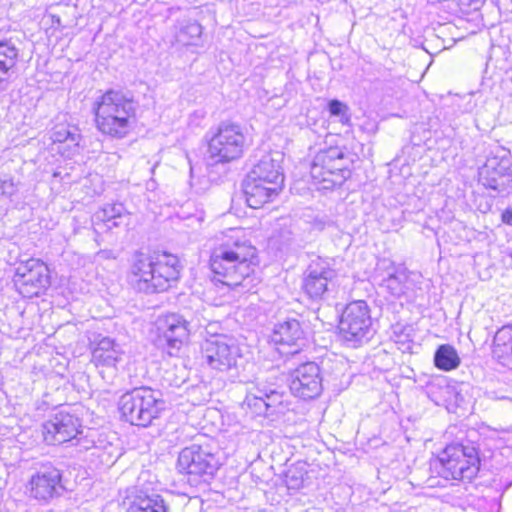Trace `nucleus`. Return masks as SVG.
Listing matches in <instances>:
<instances>
[{
    "mask_svg": "<svg viewBox=\"0 0 512 512\" xmlns=\"http://www.w3.org/2000/svg\"><path fill=\"white\" fill-rule=\"evenodd\" d=\"M232 234L216 248L210 256L213 280L241 293L252 291L260 282L256 275L259 265L257 249L249 240Z\"/></svg>",
    "mask_w": 512,
    "mask_h": 512,
    "instance_id": "nucleus-1",
    "label": "nucleus"
},
{
    "mask_svg": "<svg viewBox=\"0 0 512 512\" xmlns=\"http://www.w3.org/2000/svg\"><path fill=\"white\" fill-rule=\"evenodd\" d=\"M180 271L181 265L176 255L136 251L130 262V281L139 292L159 293L178 281Z\"/></svg>",
    "mask_w": 512,
    "mask_h": 512,
    "instance_id": "nucleus-2",
    "label": "nucleus"
},
{
    "mask_svg": "<svg viewBox=\"0 0 512 512\" xmlns=\"http://www.w3.org/2000/svg\"><path fill=\"white\" fill-rule=\"evenodd\" d=\"M135 112L136 106L132 98L120 91L109 90L96 102L97 128L112 138H124L132 128Z\"/></svg>",
    "mask_w": 512,
    "mask_h": 512,
    "instance_id": "nucleus-3",
    "label": "nucleus"
},
{
    "mask_svg": "<svg viewBox=\"0 0 512 512\" xmlns=\"http://www.w3.org/2000/svg\"><path fill=\"white\" fill-rule=\"evenodd\" d=\"M479 469L478 449L469 443H451L430 461L431 472L445 481H471L477 476Z\"/></svg>",
    "mask_w": 512,
    "mask_h": 512,
    "instance_id": "nucleus-4",
    "label": "nucleus"
},
{
    "mask_svg": "<svg viewBox=\"0 0 512 512\" xmlns=\"http://www.w3.org/2000/svg\"><path fill=\"white\" fill-rule=\"evenodd\" d=\"M164 401L159 391L142 386L124 393L119 401L122 417L132 425L147 427L159 416Z\"/></svg>",
    "mask_w": 512,
    "mask_h": 512,
    "instance_id": "nucleus-5",
    "label": "nucleus"
},
{
    "mask_svg": "<svg viewBox=\"0 0 512 512\" xmlns=\"http://www.w3.org/2000/svg\"><path fill=\"white\" fill-rule=\"evenodd\" d=\"M219 467L218 457L207 444L193 443L183 448L177 460L179 472L187 475L188 482L195 486L209 483Z\"/></svg>",
    "mask_w": 512,
    "mask_h": 512,
    "instance_id": "nucleus-6",
    "label": "nucleus"
},
{
    "mask_svg": "<svg viewBox=\"0 0 512 512\" xmlns=\"http://www.w3.org/2000/svg\"><path fill=\"white\" fill-rule=\"evenodd\" d=\"M246 147V136L235 123L222 122L208 140L209 166L229 163L240 158Z\"/></svg>",
    "mask_w": 512,
    "mask_h": 512,
    "instance_id": "nucleus-7",
    "label": "nucleus"
},
{
    "mask_svg": "<svg viewBox=\"0 0 512 512\" xmlns=\"http://www.w3.org/2000/svg\"><path fill=\"white\" fill-rule=\"evenodd\" d=\"M339 334L351 347L370 341L374 335L370 308L363 300L353 301L345 307L339 322Z\"/></svg>",
    "mask_w": 512,
    "mask_h": 512,
    "instance_id": "nucleus-8",
    "label": "nucleus"
},
{
    "mask_svg": "<svg viewBox=\"0 0 512 512\" xmlns=\"http://www.w3.org/2000/svg\"><path fill=\"white\" fill-rule=\"evenodd\" d=\"M310 174L316 182L323 183L324 189L340 186L350 175L348 159L339 147L320 150L313 158Z\"/></svg>",
    "mask_w": 512,
    "mask_h": 512,
    "instance_id": "nucleus-9",
    "label": "nucleus"
},
{
    "mask_svg": "<svg viewBox=\"0 0 512 512\" xmlns=\"http://www.w3.org/2000/svg\"><path fill=\"white\" fill-rule=\"evenodd\" d=\"M202 325L197 319L186 320L178 314H168L159 317L156 321L155 344L158 348L166 351L170 356L178 353L181 346L188 340L192 328Z\"/></svg>",
    "mask_w": 512,
    "mask_h": 512,
    "instance_id": "nucleus-10",
    "label": "nucleus"
},
{
    "mask_svg": "<svg viewBox=\"0 0 512 512\" xmlns=\"http://www.w3.org/2000/svg\"><path fill=\"white\" fill-rule=\"evenodd\" d=\"M502 152V155L488 156L478 171L479 183L499 195L512 191V159L508 151Z\"/></svg>",
    "mask_w": 512,
    "mask_h": 512,
    "instance_id": "nucleus-11",
    "label": "nucleus"
},
{
    "mask_svg": "<svg viewBox=\"0 0 512 512\" xmlns=\"http://www.w3.org/2000/svg\"><path fill=\"white\" fill-rule=\"evenodd\" d=\"M13 281L24 297L38 296L50 286L49 269L41 260L30 258L18 265Z\"/></svg>",
    "mask_w": 512,
    "mask_h": 512,
    "instance_id": "nucleus-12",
    "label": "nucleus"
},
{
    "mask_svg": "<svg viewBox=\"0 0 512 512\" xmlns=\"http://www.w3.org/2000/svg\"><path fill=\"white\" fill-rule=\"evenodd\" d=\"M202 358L214 370L225 372L236 367L240 348L229 336L206 338L201 346Z\"/></svg>",
    "mask_w": 512,
    "mask_h": 512,
    "instance_id": "nucleus-13",
    "label": "nucleus"
},
{
    "mask_svg": "<svg viewBox=\"0 0 512 512\" xmlns=\"http://www.w3.org/2000/svg\"><path fill=\"white\" fill-rule=\"evenodd\" d=\"M337 277V272L329 259L317 257L313 259L305 273L302 282L304 293L313 300L322 299L328 291V285Z\"/></svg>",
    "mask_w": 512,
    "mask_h": 512,
    "instance_id": "nucleus-14",
    "label": "nucleus"
},
{
    "mask_svg": "<svg viewBox=\"0 0 512 512\" xmlns=\"http://www.w3.org/2000/svg\"><path fill=\"white\" fill-rule=\"evenodd\" d=\"M43 438L49 445H59L75 439L82 433L80 419L65 411H59L43 424Z\"/></svg>",
    "mask_w": 512,
    "mask_h": 512,
    "instance_id": "nucleus-15",
    "label": "nucleus"
},
{
    "mask_svg": "<svg viewBox=\"0 0 512 512\" xmlns=\"http://www.w3.org/2000/svg\"><path fill=\"white\" fill-rule=\"evenodd\" d=\"M270 339L280 354L294 355L305 345V332L299 320L287 318L274 325Z\"/></svg>",
    "mask_w": 512,
    "mask_h": 512,
    "instance_id": "nucleus-16",
    "label": "nucleus"
},
{
    "mask_svg": "<svg viewBox=\"0 0 512 512\" xmlns=\"http://www.w3.org/2000/svg\"><path fill=\"white\" fill-rule=\"evenodd\" d=\"M291 392L303 399H314L321 394L322 377L320 367L315 362H306L291 373Z\"/></svg>",
    "mask_w": 512,
    "mask_h": 512,
    "instance_id": "nucleus-17",
    "label": "nucleus"
},
{
    "mask_svg": "<svg viewBox=\"0 0 512 512\" xmlns=\"http://www.w3.org/2000/svg\"><path fill=\"white\" fill-rule=\"evenodd\" d=\"M61 472L59 469L46 466L38 471L30 480L31 494L41 500H48L58 496L64 490L61 483Z\"/></svg>",
    "mask_w": 512,
    "mask_h": 512,
    "instance_id": "nucleus-18",
    "label": "nucleus"
},
{
    "mask_svg": "<svg viewBox=\"0 0 512 512\" xmlns=\"http://www.w3.org/2000/svg\"><path fill=\"white\" fill-rule=\"evenodd\" d=\"M281 158L278 152L263 155L253 166L247 177L267 185L283 187L284 175L280 166Z\"/></svg>",
    "mask_w": 512,
    "mask_h": 512,
    "instance_id": "nucleus-19",
    "label": "nucleus"
},
{
    "mask_svg": "<svg viewBox=\"0 0 512 512\" xmlns=\"http://www.w3.org/2000/svg\"><path fill=\"white\" fill-rule=\"evenodd\" d=\"M18 40L12 37L0 39V92L11 84L19 60Z\"/></svg>",
    "mask_w": 512,
    "mask_h": 512,
    "instance_id": "nucleus-20",
    "label": "nucleus"
},
{
    "mask_svg": "<svg viewBox=\"0 0 512 512\" xmlns=\"http://www.w3.org/2000/svg\"><path fill=\"white\" fill-rule=\"evenodd\" d=\"M124 351L120 344L113 339L102 338L92 351V362L97 368L117 370V365L122 362ZM103 373V370L100 371Z\"/></svg>",
    "mask_w": 512,
    "mask_h": 512,
    "instance_id": "nucleus-21",
    "label": "nucleus"
},
{
    "mask_svg": "<svg viewBox=\"0 0 512 512\" xmlns=\"http://www.w3.org/2000/svg\"><path fill=\"white\" fill-rule=\"evenodd\" d=\"M281 190L282 187L267 185L250 177H246L243 182L246 202L253 209L261 208L272 201Z\"/></svg>",
    "mask_w": 512,
    "mask_h": 512,
    "instance_id": "nucleus-22",
    "label": "nucleus"
},
{
    "mask_svg": "<svg viewBox=\"0 0 512 512\" xmlns=\"http://www.w3.org/2000/svg\"><path fill=\"white\" fill-rule=\"evenodd\" d=\"M492 356L501 366L512 370V325H505L496 332Z\"/></svg>",
    "mask_w": 512,
    "mask_h": 512,
    "instance_id": "nucleus-23",
    "label": "nucleus"
},
{
    "mask_svg": "<svg viewBox=\"0 0 512 512\" xmlns=\"http://www.w3.org/2000/svg\"><path fill=\"white\" fill-rule=\"evenodd\" d=\"M50 138L54 144H64L65 148L63 151L60 149L59 151L63 155L70 157L76 153L81 135L77 127L66 123H59L52 128Z\"/></svg>",
    "mask_w": 512,
    "mask_h": 512,
    "instance_id": "nucleus-24",
    "label": "nucleus"
},
{
    "mask_svg": "<svg viewBox=\"0 0 512 512\" xmlns=\"http://www.w3.org/2000/svg\"><path fill=\"white\" fill-rule=\"evenodd\" d=\"M126 512H169L162 496L136 491L132 496Z\"/></svg>",
    "mask_w": 512,
    "mask_h": 512,
    "instance_id": "nucleus-25",
    "label": "nucleus"
},
{
    "mask_svg": "<svg viewBox=\"0 0 512 512\" xmlns=\"http://www.w3.org/2000/svg\"><path fill=\"white\" fill-rule=\"evenodd\" d=\"M202 34L201 25L195 20L182 19L175 25V39L184 46L194 45Z\"/></svg>",
    "mask_w": 512,
    "mask_h": 512,
    "instance_id": "nucleus-26",
    "label": "nucleus"
},
{
    "mask_svg": "<svg viewBox=\"0 0 512 512\" xmlns=\"http://www.w3.org/2000/svg\"><path fill=\"white\" fill-rule=\"evenodd\" d=\"M391 272L383 278L381 286L389 291L394 297H400L405 293V284L408 279L406 270L392 265Z\"/></svg>",
    "mask_w": 512,
    "mask_h": 512,
    "instance_id": "nucleus-27",
    "label": "nucleus"
},
{
    "mask_svg": "<svg viewBox=\"0 0 512 512\" xmlns=\"http://www.w3.org/2000/svg\"><path fill=\"white\" fill-rule=\"evenodd\" d=\"M435 366L444 371L455 369L460 364V358L451 345H441L434 355Z\"/></svg>",
    "mask_w": 512,
    "mask_h": 512,
    "instance_id": "nucleus-28",
    "label": "nucleus"
},
{
    "mask_svg": "<svg viewBox=\"0 0 512 512\" xmlns=\"http://www.w3.org/2000/svg\"><path fill=\"white\" fill-rule=\"evenodd\" d=\"M118 219H128L124 205L121 203L107 204L94 214L93 224L94 226H100V222H109L110 220Z\"/></svg>",
    "mask_w": 512,
    "mask_h": 512,
    "instance_id": "nucleus-29",
    "label": "nucleus"
},
{
    "mask_svg": "<svg viewBox=\"0 0 512 512\" xmlns=\"http://www.w3.org/2000/svg\"><path fill=\"white\" fill-rule=\"evenodd\" d=\"M452 391L453 387L449 385L445 378L431 381L426 386L427 396L437 405H441V402L446 401Z\"/></svg>",
    "mask_w": 512,
    "mask_h": 512,
    "instance_id": "nucleus-30",
    "label": "nucleus"
},
{
    "mask_svg": "<svg viewBox=\"0 0 512 512\" xmlns=\"http://www.w3.org/2000/svg\"><path fill=\"white\" fill-rule=\"evenodd\" d=\"M261 392V385L258 384L255 388V392H250L244 401L253 410V412L258 415L266 414L269 412L265 397L261 395Z\"/></svg>",
    "mask_w": 512,
    "mask_h": 512,
    "instance_id": "nucleus-31",
    "label": "nucleus"
},
{
    "mask_svg": "<svg viewBox=\"0 0 512 512\" xmlns=\"http://www.w3.org/2000/svg\"><path fill=\"white\" fill-rule=\"evenodd\" d=\"M328 110L331 116L339 117V121L343 125H349L351 116L349 114V107L337 99H333L328 103Z\"/></svg>",
    "mask_w": 512,
    "mask_h": 512,
    "instance_id": "nucleus-32",
    "label": "nucleus"
},
{
    "mask_svg": "<svg viewBox=\"0 0 512 512\" xmlns=\"http://www.w3.org/2000/svg\"><path fill=\"white\" fill-rule=\"evenodd\" d=\"M192 319H194V323L197 322V319H199L201 321L202 325H199V326L195 327L194 329L196 330V329L204 328L205 334L208 336L207 338H216V337H220V336H226L225 334L219 333V330L221 329V327L218 322L208 321L203 316V314L200 313L199 311H197L195 313V315Z\"/></svg>",
    "mask_w": 512,
    "mask_h": 512,
    "instance_id": "nucleus-33",
    "label": "nucleus"
},
{
    "mask_svg": "<svg viewBox=\"0 0 512 512\" xmlns=\"http://www.w3.org/2000/svg\"><path fill=\"white\" fill-rule=\"evenodd\" d=\"M261 388V395L265 397L268 410L273 412L278 405L282 404L283 395L275 388L274 384L271 386L261 385Z\"/></svg>",
    "mask_w": 512,
    "mask_h": 512,
    "instance_id": "nucleus-34",
    "label": "nucleus"
},
{
    "mask_svg": "<svg viewBox=\"0 0 512 512\" xmlns=\"http://www.w3.org/2000/svg\"><path fill=\"white\" fill-rule=\"evenodd\" d=\"M17 191V186L11 178L0 179V196L10 197Z\"/></svg>",
    "mask_w": 512,
    "mask_h": 512,
    "instance_id": "nucleus-35",
    "label": "nucleus"
},
{
    "mask_svg": "<svg viewBox=\"0 0 512 512\" xmlns=\"http://www.w3.org/2000/svg\"><path fill=\"white\" fill-rule=\"evenodd\" d=\"M125 219L110 220L109 222H100V226H94L96 232L100 230H112L115 227H119L125 224Z\"/></svg>",
    "mask_w": 512,
    "mask_h": 512,
    "instance_id": "nucleus-36",
    "label": "nucleus"
},
{
    "mask_svg": "<svg viewBox=\"0 0 512 512\" xmlns=\"http://www.w3.org/2000/svg\"><path fill=\"white\" fill-rule=\"evenodd\" d=\"M502 222L512 226V209H506L501 215Z\"/></svg>",
    "mask_w": 512,
    "mask_h": 512,
    "instance_id": "nucleus-37",
    "label": "nucleus"
},
{
    "mask_svg": "<svg viewBox=\"0 0 512 512\" xmlns=\"http://www.w3.org/2000/svg\"><path fill=\"white\" fill-rule=\"evenodd\" d=\"M99 254H102L106 258L110 257V252L109 251H100Z\"/></svg>",
    "mask_w": 512,
    "mask_h": 512,
    "instance_id": "nucleus-38",
    "label": "nucleus"
},
{
    "mask_svg": "<svg viewBox=\"0 0 512 512\" xmlns=\"http://www.w3.org/2000/svg\"><path fill=\"white\" fill-rule=\"evenodd\" d=\"M433 479H434V477H431V478L428 480V481H429V485H430V486H434V485H439V484H440L439 482L434 483Z\"/></svg>",
    "mask_w": 512,
    "mask_h": 512,
    "instance_id": "nucleus-39",
    "label": "nucleus"
},
{
    "mask_svg": "<svg viewBox=\"0 0 512 512\" xmlns=\"http://www.w3.org/2000/svg\"><path fill=\"white\" fill-rule=\"evenodd\" d=\"M448 405H456V406H459V405H460V403H452V404H450V403H449Z\"/></svg>",
    "mask_w": 512,
    "mask_h": 512,
    "instance_id": "nucleus-40",
    "label": "nucleus"
}]
</instances>
